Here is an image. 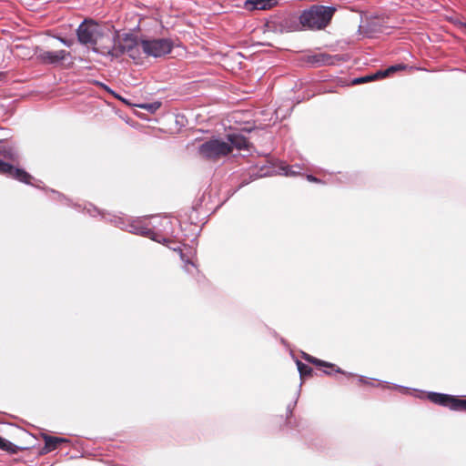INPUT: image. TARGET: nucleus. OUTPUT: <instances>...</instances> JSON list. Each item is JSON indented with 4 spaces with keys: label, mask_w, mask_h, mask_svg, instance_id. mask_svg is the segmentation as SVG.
Segmentation results:
<instances>
[{
    "label": "nucleus",
    "mask_w": 466,
    "mask_h": 466,
    "mask_svg": "<svg viewBox=\"0 0 466 466\" xmlns=\"http://www.w3.org/2000/svg\"><path fill=\"white\" fill-rule=\"evenodd\" d=\"M427 398L435 404L449 408L451 395L439 392H428Z\"/></svg>",
    "instance_id": "ddd939ff"
},
{
    "label": "nucleus",
    "mask_w": 466,
    "mask_h": 466,
    "mask_svg": "<svg viewBox=\"0 0 466 466\" xmlns=\"http://www.w3.org/2000/svg\"><path fill=\"white\" fill-rule=\"evenodd\" d=\"M380 75L378 72H376L375 74H370V75H367L365 76H360V77H357V78H354L352 80V84L353 85H359V84H363V83H368V82H370V81H374V80H377V79H380Z\"/></svg>",
    "instance_id": "aec40b11"
},
{
    "label": "nucleus",
    "mask_w": 466,
    "mask_h": 466,
    "mask_svg": "<svg viewBox=\"0 0 466 466\" xmlns=\"http://www.w3.org/2000/svg\"><path fill=\"white\" fill-rule=\"evenodd\" d=\"M449 409L451 410H466V400L451 395Z\"/></svg>",
    "instance_id": "2eb2a0df"
},
{
    "label": "nucleus",
    "mask_w": 466,
    "mask_h": 466,
    "mask_svg": "<svg viewBox=\"0 0 466 466\" xmlns=\"http://www.w3.org/2000/svg\"><path fill=\"white\" fill-rule=\"evenodd\" d=\"M463 26L466 28V24H463Z\"/></svg>",
    "instance_id": "2f4dec72"
},
{
    "label": "nucleus",
    "mask_w": 466,
    "mask_h": 466,
    "mask_svg": "<svg viewBox=\"0 0 466 466\" xmlns=\"http://www.w3.org/2000/svg\"><path fill=\"white\" fill-rule=\"evenodd\" d=\"M303 359L305 360H307L308 362H310L312 364H315L317 366H323V367H329V368H333L335 367L333 364L331 363H329V362H326L324 360H320L317 358H314L307 353H303Z\"/></svg>",
    "instance_id": "412c9836"
},
{
    "label": "nucleus",
    "mask_w": 466,
    "mask_h": 466,
    "mask_svg": "<svg viewBox=\"0 0 466 466\" xmlns=\"http://www.w3.org/2000/svg\"><path fill=\"white\" fill-rule=\"evenodd\" d=\"M392 388L399 389L400 390H408V388H405V387H402V386H400V385H396V384H393Z\"/></svg>",
    "instance_id": "7c9ffc66"
},
{
    "label": "nucleus",
    "mask_w": 466,
    "mask_h": 466,
    "mask_svg": "<svg viewBox=\"0 0 466 466\" xmlns=\"http://www.w3.org/2000/svg\"><path fill=\"white\" fill-rule=\"evenodd\" d=\"M0 174L15 178L20 182L30 184L32 177L22 168L15 167L13 165L0 159Z\"/></svg>",
    "instance_id": "0eeeda50"
},
{
    "label": "nucleus",
    "mask_w": 466,
    "mask_h": 466,
    "mask_svg": "<svg viewBox=\"0 0 466 466\" xmlns=\"http://www.w3.org/2000/svg\"><path fill=\"white\" fill-rule=\"evenodd\" d=\"M307 179H308L309 182H315V183H319V182H320V180H319L318 177H314V176H312V175H308V176H307Z\"/></svg>",
    "instance_id": "a878e982"
},
{
    "label": "nucleus",
    "mask_w": 466,
    "mask_h": 466,
    "mask_svg": "<svg viewBox=\"0 0 466 466\" xmlns=\"http://www.w3.org/2000/svg\"><path fill=\"white\" fill-rule=\"evenodd\" d=\"M405 68H406L405 65L398 64V65L390 66V67H388L385 70H379L378 73L380 75V77L383 78V77L389 76L390 74H392L394 72H397L399 70H402Z\"/></svg>",
    "instance_id": "a211bd4d"
},
{
    "label": "nucleus",
    "mask_w": 466,
    "mask_h": 466,
    "mask_svg": "<svg viewBox=\"0 0 466 466\" xmlns=\"http://www.w3.org/2000/svg\"><path fill=\"white\" fill-rule=\"evenodd\" d=\"M107 43L113 46L107 47L106 50L101 51L102 54L112 57H119L124 54H127L130 58L137 60L139 58L141 48V40L132 34L116 35L110 32L107 36Z\"/></svg>",
    "instance_id": "f03ea898"
},
{
    "label": "nucleus",
    "mask_w": 466,
    "mask_h": 466,
    "mask_svg": "<svg viewBox=\"0 0 466 466\" xmlns=\"http://www.w3.org/2000/svg\"><path fill=\"white\" fill-rule=\"evenodd\" d=\"M281 28L286 32L304 30V26L300 23V15L295 13L287 15L281 21Z\"/></svg>",
    "instance_id": "1a4fd4ad"
},
{
    "label": "nucleus",
    "mask_w": 466,
    "mask_h": 466,
    "mask_svg": "<svg viewBox=\"0 0 466 466\" xmlns=\"http://www.w3.org/2000/svg\"><path fill=\"white\" fill-rule=\"evenodd\" d=\"M121 229L130 233L148 237L158 243L168 241L167 236L174 235L173 221L167 217L152 216L150 218H137L131 221L121 217L112 220Z\"/></svg>",
    "instance_id": "f257e3e1"
},
{
    "label": "nucleus",
    "mask_w": 466,
    "mask_h": 466,
    "mask_svg": "<svg viewBox=\"0 0 466 466\" xmlns=\"http://www.w3.org/2000/svg\"><path fill=\"white\" fill-rule=\"evenodd\" d=\"M67 56H69V53L66 50L42 51L37 58L45 64L54 65L63 61Z\"/></svg>",
    "instance_id": "6e6552de"
},
{
    "label": "nucleus",
    "mask_w": 466,
    "mask_h": 466,
    "mask_svg": "<svg viewBox=\"0 0 466 466\" xmlns=\"http://www.w3.org/2000/svg\"><path fill=\"white\" fill-rule=\"evenodd\" d=\"M277 0H246L244 6L247 10H267L277 5Z\"/></svg>",
    "instance_id": "9b49d317"
},
{
    "label": "nucleus",
    "mask_w": 466,
    "mask_h": 466,
    "mask_svg": "<svg viewBox=\"0 0 466 466\" xmlns=\"http://www.w3.org/2000/svg\"><path fill=\"white\" fill-rule=\"evenodd\" d=\"M44 441H45V447L44 450L46 452H50L52 451H55L60 443H67L69 441L65 438L60 437H54L50 435L45 434L43 436Z\"/></svg>",
    "instance_id": "f8f14e48"
},
{
    "label": "nucleus",
    "mask_w": 466,
    "mask_h": 466,
    "mask_svg": "<svg viewBox=\"0 0 466 466\" xmlns=\"http://www.w3.org/2000/svg\"><path fill=\"white\" fill-rule=\"evenodd\" d=\"M370 379H367V378H365V377H363V376H360V379H359V380H360L361 383H365V384H370Z\"/></svg>",
    "instance_id": "cd10ccee"
},
{
    "label": "nucleus",
    "mask_w": 466,
    "mask_h": 466,
    "mask_svg": "<svg viewBox=\"0 0 466 466\" xmlns=\"http://www.w3.org/2000/svg\"><path fill=\"white\" fill-rule=\"evenodd\" d=\"M230 145V153L233 148L238 150L248 149L249 142L245 136L238 133H232L227 136V141Z\"/></svg>",
    "instance_id": "9d476101"
},
{
    "label": "nucleus",
    "mask_w": 466,
    "mask_h": 466,
    "mask_svg": "<svg viewBox=\"0 0 466 466\" xmlns=\"http://www.w3.org/2000/svg\"><path fill=\"white\" fill-rule=\"evenodd\" d=\"M309 61L318 65H331L333 57L326 54H318L310 56Z\"/></svg>",
    "instance_id": "4468645a"
},
{
    "label": "nucleus",
    "mask_w": 466,
    "mask_h": 466,
    "mask_svg": "<svg viewBox=\"0 0 466 466\" xmlns=\"http://www.w3.org/2000/svg\"><path fill=\"white\" fill-rule=\"evenodd\" d=\"M198 152L204 158L216 160L230 153V145L221 139H210L202 143Z\"/></svg>",
    "instance_id": "39448f33"
},
{
    "label": "nucleus",
    "mask_w": 466,
    "mask_h": 466,
    "mask_svg": "<svg viewBox=\"0 0 466 466\" xmlns=\"http://www.w3.org/2000/svg\"><path fill=\"white\" fill-rule=\"evenodd\" d=\"M56 38L60 41L63 45H65L67 47H70L73 46L74 44V40L73 39H67V38H65V37H62V36H56Z\"/></svg>",
    "instance_id": "b1692460"
},
{
    "label": "nucleus",
    "mask_w": 466,
    "mask_h": 466,
    "mask_svg": "<svg viewBox=\"0 0 466 466\" xmlns=\"http://www.w3.org/2000/svg\"><path fill=\"white\" fill-rule=\"evenodd\" d=\"M0 449L3 451H5L9 453H15L17 451L16 445H15L13 442L4 439L0 436Z\"/></svg>",
    "instance_id": "6ab92c4d"
},
{
    "label": "nucleus",
    "mask_w": 466,
    "mask_h": 466,
    "mask_svg": "<svg viewBox=\"0 0 466 466\" xmlns=\"http://www.w3.org/2000/svg\"><path fill=\"white\" fill-rule=\"evenodd\" d=\"M335 6L314 5L300 14V23L304 30H321L329 25L335 12Z\"/></svg>",
    "instance_id": "7ed1b4c3"
},
{
    "label": "nucleus",
    "mask_w": 466,
    "mask_h": 466,
    "mask_svg": "<svg viewBox=\"0 0 466 466\" xmlns=\"http://www.w3.org/2000/svg\"><path fill=\"white\" fill-rule=\"evenodd\" d=\"M141 48L147 56L160 57L171 52L173 41L169 38L142 39Z\"/></svg>",
    "instance_id": "423d86ee"
},
{
    "label": "nucleus",
    "mask_w": 466,
    "mask_h": 466,
    "mask_svg": "<svg viewBox=\"0 0 466 466\" xmlns=\"http://www.w3.org/2000/svg\"><path fill=\"white\" fill-rule=\"evenodd\" d=\"M110 31L91 19H85L76 29L77 40L81 45L92 46L97 52L96 46L98 43H107Z\"/></svg>",
    "instance_id": "20e7f679"
},
{
    "label": "nucleus",
    "mask_w": 466,
    "mask_h": 466,
    "mask_svg": "<svg viewBox=\"0 0 466 466\" xmlns=\"http://www.w3.org/2000/svg\"><path fill=\"white\" fill-rule=\"evenodd\" d=\"M174 251H177L179 253L180 258L184 261V268L187 273H192V268H196L195 264L189 259L186 258V255L183 253L180 248H171Z\"/></svg>",
    "instance_id": "dca6fc26"
},
{
    "label": "nucleus",
    "mask_w": 466,
    "mask_h": 466,
    "mask_svg": "<svg viewBox=\"0 0 466 466\" xmlns=\"http://www.w3.org/2000/svg\"><path fill=\"white\" fill-rule=\"evenodd\" d=\"M302 169L303 167L299 164H295L292 166H284L281 167V170L283 171V174L285 176H297L300 174Z\"/></svg>",
    "instance_id": "f3484780"
},
{
    "label": "nucleus",
    "mask_w": 466,
    "mask_h": 466,
    "mask_svg": "<svg viewBox=\"0 0 466 466\" xmlns=\"http://www.w3.org/2000/svg\"><path fill=\"white\" fill-rule=\"evenodd\" d=\"M295 404H296V402L294 404L288 405L287 410H288L289 414H290V415L292 414V410H293Z\"/></svg>",
    "instance_id": "c756f323"
},
{
    "label": "nucleus",
    "mask_w": 466,
    "mask_h": 466,
    "mask_svg": "<svg viewBox=\"0 0 466 466\" xmlns=\"http://www.w3.org/2000/svg\"><path fill=\"white\" fill-rule=\"evenodd\" d=\"M296 363H297L298 370L299 372L300 377L311 375V373L313 371L311 367H309L307 364H304L300 360H297Z\"/></svg>",
    "instance_id": "4be33fe9"
},
{
    "label": "nucleus",
    "mask_w": 466,
    "mask_h": 466,
    "mask_svg": "<svg viewBox=\"0 0 466 466\" xmlns=\"http://www.w3.org/2000/svg\"><path fill=\"white\" fill-rule=\"evenodd\" d=\"M52 192H53V194H55L57 197L58 200H61V201L65 200V201H66V203L68 202V199L65 196H63L61 193L56 192L55 190H52Z\"/></svg>",
    "instance_id": "393cba45"
},
{
    "label": "nucleus",
    "mask_w": 466,
    "mask_h": 466,
    "mask_svg": "<svg viewBox=\"0 0 466 466\" xmlns=\"http://www.w3.org/2000/svg\"><path fill=\"white\" fill-rule=\"evenodd\" d=\"M160 106H161V104L159 102H154L151 104L141 105L140 107L147 109L150 112H155L156 110H157L160 107Z\"/></svg>",
    "instance_id": "5701e85b"
},
{
    "label": "nucleus",
    "mask_w": 466,
    "mask_h": 466,
    "mask_svg": "<svg viewBox=\"0 0 466 466\" xmlns=\"http://www.w3.org/2000/svg\"><path fill=\"white\" fill-rule=\"evenodd\" d=\"M102 86H104V88H105L108 93L112 94L115 97H117V98L121 99V97H120L118 95H116V94L112 89H110L108 86H105V85H103V84H102Z\"/></svg>",
    "instance_id": "bb28decb"
},
{
    "label": "nucleus",
    "mask_w": 466,
    "mask_h": 466,
    "mask_svg": "<svg viewBox=\"0 0 466 466\" xmlns=\"http://www.w3.org/2000/svg\"><path fill=\"white\" fill-rule=\"evenodd\" d=\"M335 371H336L337 373L346 374V372H345V371H343V370H342L341 369H339V368H337V369L335 370ZM347 375H348L349 377L353 376V374H352V373H347Z\"/></svg>",
    "instance_id": "c85d7f7f"
}]
</instances>
